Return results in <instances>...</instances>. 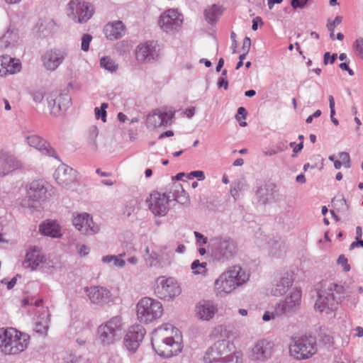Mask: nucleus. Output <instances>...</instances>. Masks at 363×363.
<instances>
[{"label": "nucleus", "mask_w": 363, "mask_h": 363, "mask_svg": "<svg viewBox=\"0 0 363 363\" xmlns=\"http://www.w3.org/2000/svg\"><path fill=\"white\" fill-rule=\"evenodd\" d=\"M73 225L83 234L92 235L97 233L99 227L94 225L92 218L88 213L78 214L73 219Z\"/></svg>", "instance_id": "obj_17"}, {"label": "nucleus", "mask_w": 363, "mask_h": 363, "mask_svg": "<svg viewBox=\"0 0 363 363\" xmlns=\"http://www.w3.org/2000/svg\"><path fill=\"white\" fill-rule=\"evenodd\" d=\"M108 107L107 103H103L101 107H96L94 109L95 116L97 119L101 118L103 122L106 121V108Z\"/></svg>", "instance_id": "obj_39"}, {"label": "nucleus", "mask_w": 363, "mask_h": 363, "mask_svg": "<svg viewBox=\"0 0 363 363\" xmlns=\"http://www.w3.org/2000/svg\"><path fill=\"white\" fill-rule=\"evenodd\" d=\"M337 262L339 264H340L342 267L344 271L348 272L350 269V267L348 264V260L344 255H340L338 258Z\"/></svg>", "instance_id": "obj_46"}, {"label": "nucleus", "mask_w": 363, "mask_h": 363, "mask_svg": "<svg viewBox=\"0 0 363 363\" xmlns=\"http://www.w3.org/2000/svg\"><path fill=\"white\" fill-rule=\"evenodd\" d=\"M258 22H260L262 23V18L260 17H256L252 21V28L253 30H256L257 29V23Z\"/></svg>", "instance_id": "obj_57"}, {"label": "nucleus", "mask_w": 363, "mask_h": 363, "mask_svg": "<svg viewBox=\"0 0 363 363\" xmlns=\"http://www.w3.org/2000/svg\"><path fill=\"white\" fill-rule=\"evenodd\" d=\"M249 275L240 266H233L222 273L215 281V289L220 294H228L246 282Z\"/></svg>", "instance_id": "obj_3"}, {"label": "nucleus", "mask_w": 363, "mask_h": 363, "mask_svg": "<svg viewBox=\"0 0 363 363\" xmlns=\"http://www.w3.org/2000/svg\"><path fill=\"white\" fill-rule=\"evenodd\" d=\"M316 352V341L311 336L294 337L289 345L290 355L298 360L310 359Z\"/></svg>", "instance_id": "obj_6"}, {"label": "nucleus", "mask_w": 363, "mask_h": 363, "mask_svg": "<svg viewBox=\"0 0 363 363\" xmlns=\"http://www.w3.org/2000/svg\"><path fill=\"white\" fill-rule=\"evenodd\" d=\"M206 262H200L199 260H195L191 264V268L194 274L205 275L207 273Z\"/></svg>", "instance_id": "obj_36"}, {"label": "nucleus", "mask_w": 363, "mask_h": 363, "mask_svg": "<svg viewBox=\"0 0 363 363\" xmlns=\"http://www.w3.org/2000/svg\"><path fill=\"white\" fill-rule=\"evenodd\" d=\"M89 252V249L87 246L83 245L82 246H80L79 249V253L80 254L81 256H85L86 255H88Z\"/></svg>", "instance_id": "obj_53"}, {"label": "nucleus", "mask_w": 363, "mask_h": 363, "mask_svg": "<svg viewBox=\"0 0 363 363\" xmlns=\"http://www.w3.org/2000/svg\"><path fill=\"white\" fill-rule=\"evenodd\" d=\"M342 289V286L330 281L322 283L315 303V310L326 314H330L336 311L339 303L335 294H340Z\"/></svg>", "instance_id": "obj_4"}, {"label": "nucleus", "mask_w": 363, "mask_h": 363, "mask_svg": "<svg viewBox=\"0 0 363 363\" xmlns=\"http://www.w3.org/2000/svg\"><path fill=\"white\" fill-rule=\"evenodd\" d=\"M194 111H195V108H187L186 111H185V114L186 116L188 117V118H191L194 114Z\"/></svg>", "instance_id": "obj_60"}, {"label": "nucleus", "mask_w": 363, "mask_h": 363, "mask_svg": "<svg viewBox=\"0 0 363 363\" xmlns=\"http://www.w3.org/2000/svg\"><path fill=\"white\" fill-rule=\"evenodd\" d=\"M123 324L122 318L115 316L98 328L99 340L104 345H109L119 338Z\"/></svg>", "instance_id": "obj_8"}, {"label": "nucleus", "mask_w": 363, "mask_h": 363, "mask_svg": "<svg viewBox=\"0 0 363 363\" xmlns=\"http://www.w3.org/2000/svg\"><path fill=\"white\" fill-rule=\"evenodd\" d=\"M274 344L263 339L255 343L250 352V358L252 360L264 361L269 358L273 352Z\"/></svg>", "instance_id": "obj_15"}, {"label": "nucleus", "mask_w": 363, "mask_h": 363, "mask_svg": "<svg viewBox=\"0 0 363 363\" xmlns=\"http://www.w3.org/2000/svg\"><path fill=\"white\" fill-rule=\"evenodd\" d=\"M162 313L161 303L155 299L144 297L137 303L136 315L140 323H151L159 318Z\"/></svg>", "instance_id": "obj_7"}, {"label": "nucleus", "mask_w": 363, "mask_h": 363, "mask_svg": "<svg viewBox=\"0 0 363 363\" xmlns=\"http://www.w3.org/2000/svg\"><path fill=\"white\" fill-rule=\"evenodd\" d=\"M122 256H124V254H121L119 256L106 255L102 258V260L105 263H110L113 262L116 267H122L125 265V261L119 258V257Z\"/></svg>", "instance_id": "obj_38"}, {"label": "nucleus", "mask_w": 363, "mask_h": 363, "mask_svg": "<svg viewBox=\"0 0 363 363\" xmlns=\"http://www.w3.org/2000/svg\"><path fill=\"white\" fill-rule=\"evenodd\" d=\"M54 177L56 182L62 186H66L74 182L72 169L67 167H59L55 172Z\"/></svg>", "instance_id": "obj_23"}, {"label": "nucleus", "mask_w": 363, "mask_h": 363, "mask_svg": "<svg viewBox=\"0 0 363 363\" xmlns=\"http://www.w3.org/2000/svg\"><path fill=\"white\" fill-rule=\"evenodd\" d=\"M354 46L357 52L358 56L363 58V38H359L354 42Z\"/></svg>", "instance_id": "obj_45"}, {"label": "nucleus", "mask_w": 363, "mask_h": 363, "mask_svg": "<svg viewBox=\"0 0 363 363\" xmlns=\"http://www.w3.org/2000/svg\"><path fill=\"white\" fill-rule=\"evenodd\" d=\"M330 108V118H333V116L335 115V101L333 96H329L328 97Z\"/></svg>", "instance_id": "obj_49"}, {"label": "nucleus", "mask_w": 363, "mask_h": 363, "mask_svg": "<svg viewBox=\"0 0 363 363\" xmlns=\"http://www.w3.org/2000/svg\"><path fill=\"white\" fill-rule=\"evenodd\" d=\"M64 55L60 52L48 51L43 56V64L50 70L55 69L63 61Z\"/></svg>", "instance_id": "obj_24"}, {"label": "nucleus", "mask_w": 363, "mask_h": 363, "mask_svg": "<svg viewBox=\"0 0 363 363\" xmlns=\"http://www.w3.org/2000/svg\"><path fill=\"white\" fill-rule=\"evenodd\" d=\"M293 280L291 277H284L281 280L276 284L274 289H272V294L274 296H281L284 294L289 286L292 285Z\"/></svg>", "instance_id": "obj_31"}, {"label": "nucleus", "mask_w": 363, "mask_h": 363, "mask_svg": "<svg viewBox=\"0 0 363 363\" xmlns=\"http://www.w3.org/2000/svg\"><path fill=\"white\" fill-rule=\"evenodd\" d=\"M19 34L18 29L10 26L7 31L3 35V40L8 44H13L18 41Z\"/></svg>", "instance_id": "obj_33"}, {"label": "nucleus", "mask_w": 363, "mask_h": 363, "mask_svg": "<svg viewBox=\"0 0 363 363\" xmlns=\"http://www.w3.org/2000/svg\"><path fill=\"white\" fill-rule=\"evenodd\" d=\"M354 331L355 333L354 335L358 337H361L363 336V328L361 327V326H357L354 329Z\"/></svg>", "instance_id": "obj_56"}, {"label": "nucleus", "mask_w": 363, "mask_h": 363, "mask_svg": "<svg viewBox=\"0 0 363 363\" xmlns=\"http://www.w3.org/2000/svg\"><path fill=\"white\" fill-rule=\"evenodd\" d=\"M196 316L203 320H209L217 313V306L211 301H202L196 307Z\"/></svg>", "instance_id": "obj_18"}, {"label": "nucleus", "mask_w": 363, "mask_h": 363, "mask_svg": "<svg viewBox=\"0 0 363 363\" xmlns=\"http://www.w3.org/2000/svg\"><path fill=\"white\" fill-rule=\"evenodd\" d=\"M43 97V93L42 91H36L33 94V100L36 102L42 101Z\"/></svg>", "instance_id": "obj_52"}, {"label": "nucleus", "mask_w": 363, "mask_h": 363, "mask_svg": "<svg viewBox=\"0 0 363 363\" xmlns=\"http://www.w3.org/2000/svg\"><path fill=\"white\" fill-rule=\"evenodd\" d=\"M151 342L155 352L164 358L177 355L183 348L181 332L169 323L157 328L152 333Z\"/></svg>", "instance_id": "obj_1"}, {"label": "nucleus", "mask_w": 363, "mask_h": 363, "mask_svg": "<svg viewBox=\"0 0 363 363\" xmlns=\"http://www.w3.org/2000/svg\"><path fill=\"white\" fill-rule=\"evenodd\" d=\"M162 121H163L161 119L157 109L155 110L147 117V125L148 127L156 128L162 126Z\"/></svg>", "instance_id": "obj_34"}, {"label": "nucleus", "mask_w": 363, "mask_h": 363, "mask_svg": "<svg viewBox=\"0 0 363 363\" xmlns=\"http://www.w3.org/2000/svg\"><path fill=\"white\" fill-rule=\"evenodd\" d=\"M156 293L160 298L169 300L180 294L181 288L174 278L162 277L157 279Z\"/></svg>", "instance_id": "obj_10"}, {"label": "nucleus", "mask_w": 363, "mask_h": 363, "mask_svg": "<svg viewBox=\"0 0 363 363\" xmlns=\"http://www.w3.org/2000/svg\"><path fill=\"white\" fill-rule=\"evenodd\" d=\"M356 234H357L356 240H359L362 235V230L360 226H357L356 228Z\"/></svg>", "instance_id": "obj_64"}, {"label": "nucleus", "mask_w": 363, "mask_h": 363, "mask_svg": "<svg viewBox=\"0 0 363 363\" xmlns=\"http://www.w3.org/2000/svg\"><path fill=\"white\" fill-rule=\"evenodd\" d=\"M125 33V27L122 21H116L109 23L104 28L106 37L110 40L121 38Z\"/></svg>", "instance_id": "obj_21"}, {"label": "nucleus", "mask_w": 363, "mask_h": 363, "mask_svg": "<svg viewBox=\"0 0 363 363\" xmlns=\"http://www.w3.org/2000/svg\"><path fill=\"white\" fill-rule=\"evenodd\" d=\"M169 198L165 194L154 191L150 194L149 208L155 216H164L169 209Z\"/></svg>", "instance_id": "obj_14"}, {"label": "nucleus", "mask_w": 363, "mask_h": 363, "mask_svg": "<svg viewBox=\"0 0 363 363\" xmlns=\"http://www.w3.org/2000/svg\"><path fill=\"white\" fill-rule=\"evenodd\" d=\"M247 115L246 109L244 107H240L238 110V115L236 116V118L238 121H240V125L241 126H245L247 125L245 121H241V117L245 120Z\"/></svg>", "instance_id": "obj_44"}, {"label": "nucleus", "mask_w": 363, "mask_h": 363, "mask_svg": "<svg viewBox=\"0 0 363 363\" xmlns=\"http://www.w3.org/2000/svg\"><path fill=\"white\" fill-rule=\"evenodd\" d=\"M250 39L248 37H246L243 41V48H247V52L248 51L250 47Z\"/></svg>", "instance_id": "obj_62"}, {"label": "nucleus", "mask_w": 363, "mask_h": 363, "mask_svg": "<svg viewBox=\"0 0 363 363\" xmlns=\"http://www.w3.org/2000/svg\"><path fill=\"white\" fill-rule=\"evenodd\" d=\"M47 188L43 181H33L28 190V196L34 201L43 200L46 197Z\"/></svg>", "instance_id": "obj_22"}, {"label": "nucleus", "mask_w": 363, "mask_h": 363, "mask_svg": "<svg viewBox=\"0 0 363 363\" xmlns=\"http://www.w3.org/2000/svg\"><path fill=\"white\" fill-rule=\"evenodd\" d=\"M359 245L363 247V240H357L356 242H353L350 245V249H353Z\"/></svg>", "instance_id": "obj_63"}, {"label": "nucleus", "mask_w": 363, "mask_h": 363, "mask_svg": "<svg viewBox=\"0 0 363 363\" xmlns=\"http://www.w3.org/2000/svg\"><path fill=\"white\" fill-rule=\"evenodd\" d=\"M183 23L182 15L175 9H169L160 18L159 25L165 32L168 33L177 29Z\"/></svg>", "instance_id": "obj_11"}, {"label": "nucleus", "mask_w": 363, "mask_h": 363, "mask_svg": "<svg viewBox=\"0 0 363 363\" xmlns=\"http://www.w3.org/2000/svg\"><path fill=\"white\" fill-rule=\"evenodd\" d=\"M173 135H174V132L172 130H167L160 135L159 139H163L165 137H172Z\"/></svg>", "instance_id": "obj_58"}, {"label": "nucleus", "mask_w": 363, "mask_h": 363, "mask_svg": "<svg viewBox=\"0 0 363 363\" xmlns=\"http://www.w3.org/2000/svg\"><path fill=\"white\" fill-rule=\"evenodd\" d=\"M100 64L102 67L110 72H114L118 68V65L109 57H102L101 59Z\"/></svg>", "instance_id": "obj_37"}, {"label": "nucleus", "mask_w": 363, "mask_h": 363, "mask_svg": "<svg viewBox=\"0 0 363 363\" xmlns=\"http://www.w3.org/2000/svg\"><path fill=\"white\" fill-rule=\"evenodd\" d=\"M86 292L91 302L94 304L104 306L113 301L111 291L103 286H90Z\"/></svg>", "instance_id": "obj_16"}, {"label": "nucleus", "mask_w": 363, "mask_h": 363, "mask_svg": "<svg viewBox=\"0 0 363 363\" xmlns=\"http://www.w3.org/2000/svg\"><path fill=\"white\" fill-rule=\"evenodd\" d=\"M283 315L284 314H278L277 313V306H276L275 308H274V312L266 311L264 313V314L263 315V316H262V320L264 321H269L270 320H274L277 317H279V316H281Z\"/></svg>", "instance_id": "obj_43"}, {"label": "nucleus", "mask_w": 363, "mask_h": 363, "mask_svg": "<svg viewBox=\"0 0 363 363\" xmlns=\"http://www.w3.org/2000/svg\"><path fill=\"white\" fill-rule=\"evenodd\" d=\"M146 260L150 263V266L164 267L170 264V257L168 253L160 252L157 253L152 252L149 257Z\"/></svg>", "instance_id": "obj_28"}, {"label": "nucleus", "mask_w": 363, "mask_h": 363, "mask_svg": "<svg viewBox=\"0 0 363 363\" xmlns=\"http://www.w3.org/2000/svg\"><path fill=\"white\" fill-rule=\"evenodd\" d=\"M50 315L47 309H43L42 317L38 318L35 323L34 330L36 333L45 335L48 330Z\"/></svg>", "instance_id": "obj_30"}, {"label": "nucleus", "mask_w": 363, "mask_h": 363, "mask_svg": "<svg viewBox=\"0 0 363 363\" xmlns=\"http://www.w3.org/2000/svg\"><path fill=\"white\" fill-rule=\"evenodd\" d=\"M158 113L162 121V125H167L174 116V112L167 108H158Z\"/></svg>", "instance_id": "obj_35"}, {"label": "nucleus", "mask_w": 363, "mask_h": 363, "mask_svg": "<svg viewBox=\"0 0 363 363\" xmlns=\"http://www.w3.org/2000/svg\"><path fill=\"white\" fill-rule=\"evenodd\" d=\"M335 58H336V55H330L329 52H325V55H324V62L325 64H327L328 62L333 64L335 62Z\"/></svg>", "instance_id": "obj_48"}, {"label": "nucleus", "mask_w": 363, "mask_h": 363, "mask_svg": "<svg viewBox=\"0 0 363 363\" xmlns=\"http://www.w3.org/2000/svg\"><path fill=\"white\" fill-rule=\"evenodd\" d=\"M92 40V37L89 34H84L82 38L81 48L83 51L87 52L89 50V44Z\"/></svg>", "instance_id": "obj_41"}, {"label": "nucleus", "mask_w": 363, "mask_h": 363, "mask_svg": "<svg viewBox=\"0 0 363 363\" xmlns=\"http://www.w3.org/2000/svg\"><path fill=\"white\" fill-rule=\"evenodd\" d=\"M301 298V291L298 288L293 289L285 298L284 301L277 305L278 314H286L298 308Z\"/></svg>", "instance_id": "obj_13"}, {"label": "nucleus", "mask_w": 363, "mask_h": 363, "mask_svg": "<svg viewBox=\"0 0 363 363\" xmlns=\"http://www.w3.org/2000/svg\"><path fill=\"white\" fill-rule=\"evenodd\" d=\"M156 47L152 42L139 45L135 50L136 59L140 62H148L155 57Z\"/></svg>", "instance_id": "obj_20"}, {"label": "nucleus", "mask_w": 363, "mask_h": 363, "mask_svg": "<svg viewBox=\"0 0 363 363\" xmlns=\"http://www.w3.org/2000/svg\"><path fill=\"white\" fill-rule=\"evenodd\" d=\"M342 22V17L336 16L333 21H328L327 24L328 29L330 32V38L334 40V30L335 28L340 24Z\"/></svg>", "instance_id": "obj_40"}, {"label": "nucleus", "mask_w": 363, "mask_h": 363, "mask_svg": "<svg viewBox=\"0 0 363 363\" xmlns=\"http://www.w3.org/2000/svg\"><path fill=\"white\" fill-rule=\"evenodd\" d=\"M94 8L82 0H71L67 6V14L74 22L86 23L94 14Z\"/></svg>", "instance_id": "obj_9"}, {"label": "nucleus", "mask_w": 363, "mask_h": 363, "mask_svg": "<svg viewBox=\"0 0 363 363\" xmlns=\"http://www.w3.org/2000/svg\"><path fill=\"white\" fill-rule=\"evenodd\" d=\"M307 1L308 0H291V6L294 9L303 8Z\"/></svg>", "instance_id": "obj_47"}, {"label": "nucleus", "mask_w": 363, "mask_h": 363, "mask_svg": "<svg viewBox=\"0 0 363 363\" xmlns=\"http://www.w3.org/2000/svg\"><path fill=\"white\" fill-rule=\"evenodd\" d=\"M145 334V330L141 325L130 326L124 338L125 347L130 352H135L143 341Z\"/></svg>", "instance_id": "obj_12"}, {"label": "nucleus", "mask_w": 363, "mask_h": 363, "mask_svg": "<svg viewBox=\"0 0 363 363\" xmlns=\"http://www.w3.org/2000/svg\"><path fill=\"white\" fill-rule=\"evenodd\" d=\"M30 337L16 328L0 330V348L6 354H16L24 351L29 344Z\"/></svg>", "instance_id": "obj_2"}, {"label": "nucleus", "mask_w": 363, "mask_h": 363, "mask_svg": "<svg viewBox=\"0 0 363 363\" xmlns=\"http://www.w3.org/2000/svg\"><path fill=\"white\" fill-rule=\"evenodd\" d=\"M21 69V63L18 60L12 58L8 55L0 57V76H6L8 74H14Z\"/></svg>", "instance_id": "obj_19"}, {"label": "nucleus", "mask_w": 363, "mask_h": 363, "mask_svg": "<svg viewBox=\"0 0 363 363\" xmlns=\"http://www.w3.org/2000/svg\"><path fill=\"white\" fill-rule=\"evenodd\" d=\"M329 159H330V160L334 162V166H335V169H340L341 167L343 166L342 163L339 160H335L334 156H330Z\"/></svg>", "instance_id": "obj_55"}, {"label": "nucleus", "mask_w": 363, "mask_h": 363, "mask_svg": "<svg viewBox=\"0 0 363 363\" xmlns=\"http://www.w3.org/2000/svg\"><path fill=\"white\" fill-rule=\"evenodd\" d=\"M146 260L150 263V266L164 267L170 264V257L168 253L160 252L157 253L152 252L149 257Z\"/></svg>", "instance_id": "obj_29"}, {"label": "nucleus", "mask_w": 363, "mask_h": 363, "mask_svg": "<svg viewBox=\"0 0 363 363\" xmlns=\"http://www.w3.org/2000/svg\"><path fill=\"white\" fill-rule=\"evenodd\" d=\"M282 151V149L281 148H279V147H277V150H272L269 152H264V155H275L278 152H280Z\"/></svg>", "instance_id": "obj_61"}, {"label": "nucleus", "mask_w": 363, "mask_h": 363, "mask_svg": "<svg viewBox=\"0 0 363 363\" xmlns=\"http://www.w3.org/2000/svg\"><path fill=\"white\" fill-rule=\"evenodd\" d=\"M20 167L18 161L12 155L0 160V176H5Z\"/></svg>", "instance_id": "obj_27"}, {"label": "nucleus", "mask_w": 363, "mask_h": 363, "mask_svg": "<svg viewBox=\"0 0 363 363\" xmlns=\"http://www.w3.org/2000/svg\"><path fill=\"white\" fill-rule=\"evenodd\" d=\"M194 235L197 239V242L200 245H203L206 243V238H205L203 235L198 232H194Z\"/></svg>", "instance_id": "obj_51"}, {"label": "nucleus", "mask_w": 363, "mask_h": 363, "mask_svg": "<svg viewBox=\"0 0 363 363\" xmlns=\"http://www.w3.org/2000/svg\"><path fill=\"white\" fill-rule=\"evenodd\" d=\"M44 261V257L38 250H29L26 256V259L23 263L25 268L35 269Z\"/></svg>", "instance_id": "obj_25"}, {"label": "nucleus", "mask_w": 363, "mask_h": 363, "mask_svg": "<svg viewBox=\"0 0 363 363\" xmlns=\"http://www.w3.org/2000/svg\"><path fill=\"white\" fill-rule=\"evenodd\" d=\"M339 160L342 163L343 167L347 168L350 167V158L347 152H340L339 154Z\"/></svg>", "instance_id": "obj_42"}, {"label": "nucleus", "mask_w": 363, "mask_h": 363, "mask_svg": "<svg viewBox=\"0 0 363 363\" xmlns=\"http://www.w3.org/2000/svg\"><path fill=\"white\" fill-rule=\"evenodd\" d=\"M282 0H267L268 7L272 9L275 4H281Z\"/></svg>", "instance_id": "obj_59"}, {"label": "nucleus", "mask_w": 363, "mask_h": 363, "mask_svg": "<svg viewBox=\"0 0 363 363\" xmlns=\"http://www.w3.org/2000/svg\"><path fill=\"white\" fill-rule=\"evenodd\" d=\"M190 175L198 178L199 180H203L205 179V175L203 171H193L190 173Z\"/></svg>", "instance_id": "obj_50"}, {"label": "nucleus", "mask_w": 363, "mask_h": 363, "mask_svg": "<svg viewBox=\"0 0 363 363\" xmlns=\"http://www.w3.org/2000/svg\"><path fill=\"white\" fill-rule=\"evenodd\" d=\"M211 353L213 359L209 363H242V352L227 340L216 342L211 347Z\"/></svg>", "instance_id": "obj_5"}, {"label": "nucleus", "mask_w": 363, "mask_h": 363, "mask_svg": "<svg viewBox=\"0 0 363 363\" xmlns=\"http://www.w3.org/2000/svg\"><path fill=\"white\" fill-rule=\"evenodd\" d=\"M28 144L39 150H48L49 145L43 138L38 135H30L27 138Z\"/></svg>", "instance_id": "obj_32"}, {"label": "nucleus", "mask_w": 363, "mask_h": 363, "mask_svg": "<svg viewBox=\"0 0 363 363\" xmlns=\"http://www.w3.org/2000/svg\"><path fill=\"white\" fill-rule=\"evenodd\" d=\"M218 9V8L216 6H213L211 8L206 11V17L208 18L210 20H213L214 17H211L210 13H214Z\"/></svg>", "instance_id": "obj_54"}, {"label": "nucleus", "mask_w": 363, "mask_h": 363, "mask_svg": "<svg viewBox=\"0 0 363 363\" xmlns=\"http://www.w3.org/2000/svg\"><path fill=\"white\" fill-rule=\"evenodd\" d=\"M41 234L52 238H60L62 235L61 227L55 220H48L40 225Z\"/></svg>", "instance_id": "obj_26"}]
</instances>
